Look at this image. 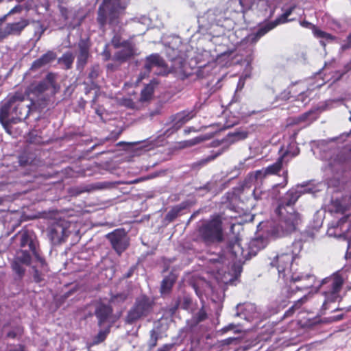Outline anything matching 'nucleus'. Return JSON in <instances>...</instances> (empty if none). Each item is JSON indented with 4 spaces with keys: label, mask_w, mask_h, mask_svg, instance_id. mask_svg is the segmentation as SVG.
<instances>
[{
    "label": "nucleus",
    "mask_w": 351,
    "mask_h": 351,
    "mask_svg": "<svg viewBox=\"0 0 351 351\" xmlns=\"http://www.w3.org/2000/svg\"><path fill=\"white\" fill-rule=\"evenodd\" d=\"M56 79L54 73H49L42 80L32 83L25 93L15 92L7 96L0 108V123L7 133L11 134V125L25 120L31 112L47 106L45 93H56Z\"/></svg>",
    "instance_id": "1"
},
{
    "label": "nucleus",
    "mask_w": 351,
    "mask_h": 351,
    "mask_svg": "<svg viewBox=\"0 0 351 351\" xmlns=\"http://www.w3.org/2000/svg\"><path fill=\"white\" fill-rule=\"evenodd\" d=\"M319 191V189L311 182L298 184L289 190L282 197L276 210L278 220L271 221L265 231L267 237L276 239L294 232L300 219L299 213L294 210L293 206L302 194H315Z\"/></svg>",
    "instance_id": "2"
},
{
    "label": "nucleus",
    "mask_w": 351,
    "mask_h": 351,
    "mask_svg": "<svg viewBox=\"0 0 351 351\" xmlns=\"http://www.w3.org/2000/svg\"><path fill=\"white\" fill-rule=\"evenodd\" d=\"M302 249L301 241H295L288 246L285 252L277 254L270 265L276 267L279 278H282L286 285L285 291L289 293L295 291L306 290L313 287L315 277L310 274L293 271V261Z\"/></svg>",
    "instance_id": "3"
},
{
    "label": "nucleus",
    "mask_w": 351,
    "mask_h": 351,
    "mask_svg": "<svg viewBox=\"0 0 351 351\" xmlns=\"http://www.w3.org/2000/svg\"><path fill=\"white\" fill-rule=\"evenodd\" d=\"M178 308L192 314V317L187 319L182 331L186 332V336H188L192 341L199 340L208 329L205 324L208 316L204 306L202 305L196 312L198 309L197 302L193 301L189 295L184 294L175 300L173 306L171 308V311L174 313Z\"/></svg>",
    "instance_id": "4"
},
{
    "label": "nucleus",
    "mask_w": 351,
    "mask_h": 351,
    "mask_svg": "<svg viewBox=\"0 0 351 351\" xmlns=\"http://www.w3.org/2000/svg\"><path fill=\"white\" fill-rule=\"evenodd\" d=\"M332 210L343 216L337 221H332L328 227L327 234L343 240L348 239L351 232V223L349 221L351 213V195L348 198L335 199L332 203Z\"/></svg>",
    "instance_id": "5"
},
{
    "label": "nucleus",
    "mask_w": 351,
    "mask_h": 351,
    "mask_svg": "<svg viewBox=\"0 0 351 351\" xmlns=\"http://www.w3.org/2000/svg\"><path fill=\"white\" fill-rule=\"evenodd\" d=\"M126 5L125 0H103L97 10V21L100 27H104L107 22L111 25L117 23Z\"/></svg>",
    "instance_id": "6"
},
{
    "label": "nucleus",
    "mask_w": 351,
    "mask_h": 351,
    "mask_svg": "<svg viewBox=\"0 0 351 351\" xmlns=\"http://www.w3.org/2000/svg\"><path fill=\"white\" fill-rule=\"evenodd\" d=\"M153 306V300L147 295H143L138 297L127 313L125 323L132 324L142 317L147 316L152 311Z\"/></svg>",
    "instance_id": "7"
},
{
    "label": "nucleus",
    "mask_w": 351,
    "mask_h": 351,
    "mask_svg": "<svg viewBox=\"0 0 351 351\" xmlns=\"http://www.w3.org/2000/svg\"><path fill=\"white\" fill-rule=\"evenodd\" d=\"M343 283L342 276L338 274L326 278L322 280V284H328L330 290L324 292L325 299L322 304L323 310H328L330 308V304L341 300L339 292Z\"/></svg>",
    "instance_id": "8"
},
{
    "label": "nucleus",
    "mask_w": 351,
    "mask_h": 351,
    "mask_svg": "<svg viewBox=\"0 0 351 351\" xmlns=\"http://www.w3.org/2000/svg\"><path fill=\"white\" fill-rule=\"evenodd\" d=\"M199 232L204 241L212 243L222 239V222L219 216H215L204 223Z\"/></svg>",
    "instance_id": "9"
},
{
    "label": "nucleus",
    "mask_w": 351,
    "mask_h": 351,
    "mask_svg": "<svg viewBox=\"0 0 351 351\" xmlns=\"http://www.w3.org/2000/svg\"><path fill=\"white\" fill-rule=\"evenodd\" d=\"M296 8V5L292 4L290 5H284L282 8L283 13L276 18L273 21L267 22L263 25L260 26L255 34L252 35V40L253 42L257 41L262 36L265 35L268 32L275 28L280 24H284L289 21H293V19H288V17L293 13Z\"/></svg>",
    "instance_id": "10"
},
{
    "label": "nucleus",
    "mask_w": 351,
    "mask_h": 351,
    "mask_svg": "<svg viewBox=\"0 0 351 351\" xmlns=\"http://www.w3.org/2000/svg\"><path fill=\"white\" fill-rule=\"evenodd\" d=\"M47 237L52 244H60L69 236V225L64 220L52 222L47 230Z\"/></svg>",
    "instance_id": "11"
},
{
    "label": "nucleus",
    "mask_w": 351,
    "mask_h": 351,
    "mask_svg": "<svg viewBox=\"0 0 351 351\" xmlns=\"http://www.w3.org/2000/svg\"><path fill=\"white\" fill-rule=\"evenodd\" d=\"M90 46L89 38H80L76 45V70L80 73L84 71L91 56Z\"/></svg>",
    "instance_id": "12"
},
{
    "label": "nucleus",
    "mask_w": 351,
    "mask_h": 351,
    "mask_svg": "<svg viewBox=\"0 0 351 351\" xmlns=\"http://www.w3.org/2000/svg\"><path fill=\"white\" fill-rule=\"evenodd\" d=\"M112 247L121 255L129 246L130 241L126 232L123 229H116L106 235Z\"/></svg>",
    "instance_id": "13"
},
{
    "label": "nucleus",
    "mask_w": 351,
    "mask_h": 351,
    "mask_svg": "<svg viewBox=\"0 0 351 351\" xmlns=\"http://www.w3.org/2000/svg\"><path fill=\"white\" fill-rule=\"evenodd\" d=\"M144 69V75H148L151 72L158 75L167 74L165 62L158 53L151 54L146 58Z\"/></svg>",
    "instance_id": "14"
},
{
    "label": "nucleus",
    "mask_w": 351,
    "mask_h": 351,
    "mask_svg": "<svg viewBox=\"0 0 351 351\" xmlns=\"http://www.w3.org/2000/svg\"><path fill=\"white\" fill-rule=\"evenodd\" d=\"M60 12L68 27L71 29L80 26L84 19V16L81 13L80 9L66 8L60 6Z\"/></svg>",
    "instance_id": "15"
},
{
    "label": "nucleus",
    "mask_w": 351,
    "mask_h": 351,
    "mask_svg": "<svg viewBox=\"0 0 351 351\" xmlns=\"http://www.w3.org/2000/svg\"><path fill=\"white\" fill-rule=\"evenodd\" d=\"M235 317H240L247 322L258 319L260 313L256 306L252 303L238 304L235 307Z\"/></svg>",
    "instance_id": "16"
},
{
    "label": "nucleus",
    "mask_w": 351,
    "mask_h": 351,
    "mask_svg": "<svg viewBox=\"0 0 351 351\" xmlns=\"http://www.w3.org/2000/svg\"><path fill=\"white\" fill-rule=\"evenodd\" d=\"M95 315L97 319L99 326H104L106 324L108 326L112 322L113 308L109 304L99 302L96 304Z\"/></svg>",
    "instance_id": "17"
},
{
    "label": "nucleus",
    "mask_w": 351,
    "mask_h": 351,
    "mask_svg": "<svg viewBox=\"0 0 351 351\" xmlns=\"http://www.w3.org/2000/svg\"><path fill=\"white\" fill-rule=\"evenodd\" d=\"M350 160H351V148L346 152H341L335 157L330 158L327 168L332 173H337L343 169L344 164Z\"/></svg>",
    "instance_id": "18"
},
{
    "label": "nucleus",
    "mask_w": 351,
    "mask_h": 351,
    "mask_svg": "<svg viewBox=\"0 0 351 351\" xmlns=\"http://www.w3.org/2000/svg\"><path fill=\"white\" fill-rule=\"evenodd\" d=\"M193 117V112L182 111L171 117V127L165 132L167 135L178 131L184 123L191 120Z\"/></svg>",
    "instance_id": "19"
},
{
    "label": "nucleus",
    "mask_w": 351,
    "mask_h": 351,
    "mask_svg": "<svg viewBox=\"0 0 351 351\" xmlns=\"http://www.w3.org/2000/svg\"><path fill=\"white\" fill-rule=\"evenodd\" d=\"M19 237L21 249L30 250L35 258L40 263L41 265H43L45 263V260L39 256L36 251V241L34 239V235L28 231H24L20 234Z\"/></svg>",
    "instance_id": "20"
},
{
    "label": "nucleus",
    "mask_w": 351,
    "mask_h": 351,
    "mask_svg": "<svg viewBox=\"0 0 351 351\" xmlns=\"http://www.w3.org/2000/svg\"><path fill=\"white\" fill-rule=\"evenodd\" d=\"M300 24L303 27L312 29L314 36L319 39L320 45L324 47H326V43H332L335 40V37L334 36L317 28L311 23L306 20L301 21Z\"/></svg>",
    "instance_id": "21"
},
{
    "label": "nucleus",
    "mask_w": 351,
    "mask_h": 351,
    "mask_svg": "<svg viewBox=\"0 0 351 351\" xmlns=\"http://www.w3.org/2000/svg\"><path fill=\"white\" fill-rule=\"evenodd\" d=\"M228 250L239 262L250 259V254H247L248 249H243L240 241L237 238L229 241Z\"/></svg>",
    "instance_id": "22"
},
{
    "label": "nucleus",
    "mask_w": 351,
    "mask_h": 351,
    "mask_svg": "<svg viewBox=\"0 0 351 351\" xmlns=\"http://www.w3.org/2000/svg\"><path fill=\"white\" fill-rule=\"evenodd\" d=\"M268 243V238L263 235L252 239L248 245L247 254L250 258L257 254L258 252L265 248Z\"/></svg>",
    "instance_id": "23"
},
{
    "label": "nucleus",
    "mask_w": 351,
    "mask_h": 351,
    "mask_svg": "<svg viewBox=\"0 0 351 351\" xmlns=\"http://www.w3.org/2000/svg\"><path fill=\"white\" fill-rule=\"evenodd\" d=\"M29 24V21L25 18H21L19 21L7 23L5 27L8 37L20 35Z\"/></svg>",
    "instance_id": "24"
},
{
    "label": "nucleus",
    "mask_w": 351,
    "mask_h": 351,
    "mask_svg": "<svg viewBox=\"0 0 351 351\" xmlns=\"http://www.w3.org/2000/svg\"><path fill=\"white\" fill-rule=\"evenodd\" d=\"M134 55V46L131 43H123V47L119 51H117L114 56L113 60L124 62L130 59Z\"/></svg>",
    "instance_id": "25"
},
{
    "label": "nucleus",
    "mask_w": 351,
    "mask_h": 351,
    "mask_svg": "<svg viewBox=\"0 0 351 351\" xmlns=\"http://www.w3.org/2000/svg\"><path fill=\"white\" fill-rule=\"evenodd\" d=\"M250 132L245 130H236L234 132H229L222 140L223 144L231 145L238 141L245 140L248 137Z\"/></svg>",
    "instance_id": "26"
},
{
    "label": "nucleus",
    "mask_w": 351,
    "mask_h": 351,
    "mask_svg": "<svg viewBox=\"0 0 351 351\" xmlns=\"http://www.w3.org/2000/svg\"><path fill=\"white\" fill-rule=\"evenodd\" d=\"M56 53L53 51H48L39 58L33 62L32 64V69H38L43 66L51 62L56 58Z\"/></svg>",
    "instance_id": "27"
},
{
    "label": "nucleus",
    "mask_w": 351,
    "mask_h": 351,
    "mask_svg": "<svg viewBox=\"0 0 351 351\" xmlns=\"http://www.w3.org/2000/svg\"><path fill=\"white\" fill-rule=\"evenodd\" d=\"M75 60V56L72 51L64 52L61 57L58 59V63L64 70H69L72 68Z\"/></svg>",
    "instance_id": "28"
},
{
    "label": "nucleus",
    "mask_w": 351,
    "mask_h": 351,
    "mask_svg": "<svg viewBox=\"0 0 351 351\" xmlns=\"http://www.w3.org/2000/svg\"><path fill=\"white\" fill-rule=\"evenodd\" d=\"M176 276L175 274L171 273L165 276L161 282L160 293L162 295L168 294L171 291L175 282Z\"/></svg>",
    "instance_id": "29"
},
{
    "label": "nucleus",
    "mask_w": 351,
    "mask_h": 351,
    "mask_svg": "<svg viewBox=\"0 0 351 351\" xmlns=\"http://www.w3.org/2000/svg\"><path fill=\"white\" fill-rule=\"evenodd\" d=\"M32 256H34V254L30 250L20 249V250L16 252L15 259L18 260V261H20L23 265H28L31 263Z\"/></svg>",
    "instance_id": "30"
},
{
    "label": "nucleus",
    "mask_w": 351,
    "mask_h": 351,
    "mask_svg": "<svg viewBox=\"0 0 351 351\" xmlns=\"http://www.w3.org/2000/svg\"><path fill=\"white\" fill-rule=\"evenodd\" d=\"M221 154V152H220L212 153L209 156H206L205 158H203L200 159L199 160L194 162L192 165V168H193V169H199L202 167H204V166L206 165L208 162H210L213 161V160H215Z\"/></svg>",
    "instance_id": "31"
},
{
    "label": "nucleus",
    "mask_w": 351,
    "mask_h": 351,
    "mask_svg": "<svg viewBox=\"0 0 351 351\" xmlns=\"http://www.w3.org/2000/svg\"><path fill=\"white\" fill-rule=\"evenodd\" d=\"M308 300V296L304 295L297 301L285 313V317L291 316L296 311L299 310L301 306Z\"/></svg>",
    "instance_id": "32"
},
{
    "label": "nucleus",
    "mask_w": 351,
    "mask_h": 351,
    "mask_svg": "<svg viewBox=\"0 0 351 351\" xmlns=\"http://www.w3.org/2000/svg\"><path fill=\"white\" fill-rule=\"evenodd\" d=\"M266 176H267V173L265 171V168H263L261 170H257L250 173L247 178V180L252 182H256L257 184H258V182H261Z\"/></svg>",
    "instance_id": "33"
},
{
    "label": "nucleus",
    "mask_w": 351,
    "mask_h": 351,
    "mask_svg": "<svg viewBox=\"0 0 351 351\" xmlns=\"http://www.w3.org/2000/svg\"><path fill=\"white\" fill-rule=\"evenodd\" d=\"M111 324H108L104 329H101L99 331L97 335H95L93 338V344H99L103 342L107 337L108 335L110 332Z\"/></svg>",
    "instance_id": "34"
},
{
    "label": "nucleus",
    "mask_w": 351,
    "mask_h": 351,
    "mask_svg": "<svg viewBox=\"0 0 351 351\" xmlns=\"http://www.w3.org/2000/svg\"><path fill=\"white\" fill-rule=\"evenodd\" d=\"M154 87L152 84H147L141 93V101H147L149 100L154 94Z\"/></svg>",
    "instance_id": "35"
},
{
    "label": "nucleus",
    "mask_w": 351,
    "mask_h": 351,
    "mask_svg": "<svg viewBox=\"0 0 351 351\" xmlns=\"http://www.w3.org/2000/svg\"><path fill=\"white\" fill-rule=\"evenodd\" d=\"M184 206L180 205L172 208L166 215L165 221L168 222L173 221L179 215L180 213L184 209Z\"/></svg>",
    "instance_id": "36"
},
{
    "label": "nucleus",
    "mask_w": 351,
    "mask_h": 351,
    "mask_svg": "<svg viewBox=\"0 0 351 351\" xmlns=\"http://www.w3.org/2000/svg\"><path fill=\"white\" fill-rule=\"evenodd\" d=\"M282 166V158H280L276 162L267 167L265 168V171L267 173V175L276 174L281 170Z\"/></svg>",
    "instance_id": "37"
},
{
    "label": "nucleus",
    "mask_w": 351,
    "mask_h": 351,
    "mask_svg": "<svg viewBox=\"0 0 351 351\" xmlns=\"http://www.w3.org/2000/svg\"><path fill=\"white\" fill-rule=\"evenodd\" d=\"M317 114L315 110H309L306 112L303 113L298 117V120L300 122H307V124H310L313 121L316 120Z\"/></svg>",
    "instance_id": "38"
},
{
    "label": "nucleus",
    "mask_w": 351,
    "mask_h": 351,
    "mask_svg": "<svg viewBox=\"0 0 351 351\" xmlns=\"http://www.w3.org/2000/svg\"><path fill=\"white\" fill-rule=\"evenodd\" d=\"M300 153V149L295 143H291L287 147L285 154L281 157L282 160L288 156L291 158L298 156Z\"/></svg>",
    "instance_id": "39"
},
{
    "label": "nucleus",
    "mask_w": 351,
    "mask_h": 351,
    "mask_svg": "<svg viewBox=\"0 0 351 351\" xmlns=\"http://www.w3.org/2000/svg\"><path fill=\"white\" fill-rule=\"evenodd\" d=\"M21 264L22 263L20 261H18V260L15 258L12 263V268L13 271L21 277L23 276L25 273V269Z\"/></svg>",
    "instance_id": "40"
},
{
    "label": "nucleus",
    "mask_w": 351,
    "mask_h": 351,
    "mask_svg": "<svg viewBox=\"0 0 351 351\" xmlns=\"http://www.w3.org/2000/svg\"><path fill=\"white\" fill-rule=\"evenodd\" d=\"M23 328L20 326H18L7 333V337L10 339H16L18 337H21L23 334Z\"/></svg>",
    "instance_id": "41"
},
{
    "label": "nucleus",
    "mask_w": 351,
    "mask_h": 351,
    "mask_svg": "<svg viewBox=\"0 0 351 351\" xmlns=\"http://www.w3.org/2000/svg\"><path fill=\"white\" fill-rule=\"evenodd\" d=\"M351 49V33L348 35L346 40L341 45L339 51L343 52Z\"/></svg>",
    "instance_id": "42"
},
{
    "label": "nucleus",
    "mask_w": 351,
    "mask_h": 351,
    "mask_svg": "<svg viewBox=\"0 0 351 351\" xmlns=\"http://www.w3.org/2000/svg\"><path fill=\"white\" fill-rule=\"evenodd\" d=\"M252 195L255 199H262L263 198H265L268 194L267 192L263 191L261 188L256 187L252 192Z\"/></svg>",
    "instance_id": "43"
},
{
    "label": "nucleus",
    "mask_w": 351,
    "mask_h": 351,
    "mask_svg": "<svg viewBox=\"0 0 351 351\" xmlns=\"http://www.w3.org/2000/svg\"><path fill=\"white\" fill-rule=\"evenodd\" d=\"M125 43L129 42L126 40L121 41V37L119 35H114L111 40L112 45L116 49L123 47V43Z\"/></svg>",
    "instance_id": "44"
},
{
    "label": "nucleus",
    "mask_w": 351,
    "mask_h": 351,
    "mask_svg": "<svg viewBox=\"0 0 351 351\" xmlns=\"http://www.w3.org/2000/svg\"><path fill=\"white\" fill-rule=\"evenodd\" d=\"M158 332L156 331L155 329H152L150 331V339L149 340V346L150 347L156 346L157 341L158 339Z\"/></svg>",
    "instance_id": "45"
},
{
    "label": "nucleus",
    "mask_w": 351,
    "mask_h": 351,
    "mask_svg": "<svg viewBox=\"0 0 351 351\" xmlns=\"http://www.w3.org/2000/svg\"><path fill=\"white\" fill-rule=\"evenodd\" d=\"M350 134H351V130L349 132H343L338 136L328 139V141H330V142L340 141L341 143H343L346 141V139L350 136Z\"/></svg>",
    "instance_id": "46"
},
{
    "label": "nucleus",
    "mask_w": 351,
    "mask_h": 351,
    "mask_svg": "<svg viewBox=\"0 0 351 351\" xmlns=\"http://www.w3.org/2000/svg\"><path fill=\"white\" fill-rule=\"evenodd\" d=\"M45 28L40 22H36L35 23V32L34 36L36 37L37 40H39L44 33Z\"/></svg>",
    "instance_id": "47"
},
{
    "label": "nucleus",
    "mask_w": 351,
    "mask_h": 351,
    "mask_svg": "<svg viewBox=\"0 0 351 351\" xmlns=\"http://www.w3.org/2000/svg\"><path fill=\"white\" fill-rule=\"evenodd\" d=\"M291 90L289 88L285 89L276 96V100L286 101L291 97Z\"/></svg>",
    "instance_id": "48"
},
{
    "label": "nucleus",
    "mask_w": 351,
    "mask_h": 351,
    "mask_svg": "<svg viewBox=\"0 0 351 351\" xmlns=\"http://www.w3.org/2000/svg\"><path fill=\"white\" fill-rule=\"evenodd\" d=\"M99 76V66H93L88 73V77L90 80H95Z\"/></svg>",
    "instance_id": "49"
},
{
    "label": "nucleus",
    "mask_w": 351,
    "mask_h": 351,
    "mask_svg": "<svg viewBox=\"0 0 351 351\" xmlns=\"http://www.w3.org/2000/svg\"><path fill=\"white\" fill-rule=\"evenodd\" d=\"M8 37L5 25H3V19H0V41Z\"/></svg>",
    "instance_id": "50"
},
{
    "label": "nucleus",
    "mask_w": 351,
    "mask_h": 351,
    "mask_svg": "<svg viewBox=\"0 0 351 351\" xmlns=\"http://www.w3.org/2000/svg\"><path fill=\"white\" fill-rule=\"evenodd\" d=\"M33 269H34V274H33L34 280L37 283L41 282L43 280L42 274L36 268L33 267Z\"/></svg>",
    "instance_id": "51"
},
{
    "label": "nucleus",
    "mask_w": 351,
    "mask_h": 351,
    "mask_svg": "<svg viewBox=\"0 0 351 351\" xmlns=\"http://www.w3.org/2000/svg\"><path fill=\"white\" fill-rule=\"evenodd\" d=\"M158 176V173H152L147 176H145V177H141L140 178H138V179H136L134 180L132 183H138L141 181H144V180H149V179H153L156 177H157Z\"/></svg>",
    "instance_id": "52"
},
{
    "label": "nucleus",
    "mask_w": 351,
    "mask_h": 351,
    "mask_svg": "<svg viewBox=\"0 0 351 351\" xmlns=\"http://www.w3.org/2000/svg\"><path fill=\"white\" fill-rule=\"evenodd\" d=\"M19 162L21 166H25L29 163V160L25 155L23 154L19 156Z\"/></svg>",
    "instance_id": "53"
},
{
    "label": "nucleus",
    "mask_w": 351,
    "mask_h": 351,
    "mask_svg": "<svg viewBox=\"0 0 351 351\" xmlns=\"http://www.w3.org/2000/svg\"><path fill=\"white\" fill-rule=\"evenodd\" d=\"M23 9V7L22 5H16V6H14L12 9H11L10 10V12H8V15L10 14H14V13H16V12H20Z\"/></svg>",
    "instance_id": "54"
},
{
    "label": "nucleus",
    "mask_w": 351,
    "mask_h": 351,
    "mask_svg": "<svg viewBox=\"0 0 351 351\" xmlns=\"http://www.w3.org/2000/svg\"><path fill=\"white\" fill-rule=\"evenodd\" d=\"M173 348V344H166L162 348H159L158 351H171Z\"/></svg>",
    "instance_id": "55"
},
{
    "label": "nucleus",
    "mask_w": 351,
    "mask_h": 351,
    "mask_svg": "<svg viewBox=\"0 0 351 351\" xmlns=\"http://www.w3.org/2000/svg\"><path fill=\"white\" fill-rule=\"evenodd\" d=\"M108 184L107 182H99L96 184V188L98 189H102L106 188Z\"/></svg>",
    "instance_id": "56"
},
{
    "label": "nucleus",
    "mask_w": 351,
    "mask_h": 351,
    "mask_svg": "<svg viewBox=\"0 0 351 351\" xmlns=\"http://www.w3.org/2000/svg\"><path fill=\"white\" fill-rule=\"evenodd\" d=\"M10 351H25V347L23 345H18L14 348L10 350Z\"/></svg>",
    "instance_id": "57"
},
{
    "label": "nucleus",
    "mask_w": 351,
    "mask_h": 351,
    "mask_svg": "<svg viewBox=\"0 0 351 351\" xmlns=\"http://www.w3.org/2000/svg\"><path fill=\"white\" fill-rule=\"evenodd\" d=\"M235 326H236V325L234 324H230L227 326L224 327L223 328V330L224 332H226V331L232 330L233 328H234Z\"/></svg>",
    "instance_id": "58"
},
{
    "label": "nucleus",
    "mask_w": 351,
    "mask_h": 351,
    "mask_svg": "<svg viewBox=\"0 0 351 351\" xmlns=\"http://www.w3.org/2000/svg\"><path fill=\"white\" fill-rule=\"evenodd\" d=\"M345 311L346 312H350V311H351V305L348 307L341 308H336L332 310V311Z\"/></svg>",
    "instance_id": "59"
},
{
    "label": "nucleus",
    "mask_w": 351,
    "mask_h": 351,
    "mask_svg": "<svg viewBox=\"0 0 351 351\" xmlns=\"http://www.w3.org/2000/svg\"><path fill=\"white\" fill-rule=\"evenodd\" d=\"M233 267H234V271H235L236 274H241V272L242 271V268H241V267L240 265H234Z\"/></svg>",
    "instance_id": "60"
},
{
    "label": "nucleus",
    "mask_w": 351,
    "mask_h": 351,
    "mask_svg": "<svg viewBox=\"0 0 351 351\" xmlns=\"http://www.w3.org/2000/svg\"><path fill=\"white\" fill-rule=\"evenodd\" d=\"M198 190H204L206 192H208L210 190V183H207L204 186L199 187Z\"/></svg>",
    "instance_id": "61"
},
{
    "label": "nucleus",
    "mask_w": 351,
    "mask_h": 351,
    "mask_svg": "<svg viewBox=\"0 0 351 351\" xmlns=\"http://www.w3.org/2000/svg\"><path fill=\"white\" fill-rule=\"evenodd\" d=\"M137 143H136V142H135V143H126V142H124V141H121V142L117 143V145L118 146H121V145H127V146H131V145H136Z\"/></svg>",
    "instance_id": "62"
},
{
    "label": "nucleus",
    "mask_w": 351,
    "mask_h": 351,
    "mask_svg": "<svg viewBox=\"0 0 351 351\" xmlns=\"http://www.w3.org/2000/svg\"><path fill=\"white\" fill-rule=\"evenodd\" d=\"M343 314L337 315L332 317L333 321H339L343 318Z\"/></svg>",
    "instance_id": "63"
},
{
    "label": "nucleus",
    "mask_w": 351,
    "mask_h": 351,
    "mask_svg": "<svg viewBox=\"0 0 351 351\" xmlns=\"http://www.w3.org/2000/svg\"><path fill=\"white\" fill-rule=\"evenodd\" d=\"M344 69H345V72L351 71V60L346 64Z\"/></svg>",
    "instance_id": "64"
}]
</instances>
